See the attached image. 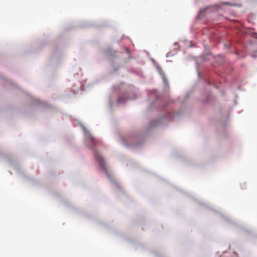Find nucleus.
Here are the masks:
<instances>
[{
    "mask_svg": "<svg viewBox=\"0 0 257 257\" xmlns=\"http://www.w3.org/2000/svg\"><path fill=\"white\" fill-rule=\"evenodd\" d=\"M255 52H257V50L255 51Z\"/></svg>",
    "mask_w": 257,
    "mask_h": 257,
    "instance_id": "7ed1b4c3",
    "label": "nucleus"
},
{
    "mask_svg": "<svg viewBox=\"0 0 257 257\" xmlns=\"http://www.w3.org/2000/svg\"><path fill=\"white\" fill-rule=\"evenodd\" d=\"M86 135L88 141L93 143L94 145H95L96 144L97 141L89 133H88V134H86Z\"/></svg>",
    "mask_w": 257,
    "mask_h": 257,
    "instance_id": "f03ea898",
    "label": "nucleus"
},
{
    "mask_svg": "<svg viewBox=\"0 0 257 257\" xmlns=\"http://www.w3.org/2000/svg\"><path fill=\"white\" fill-rule=\"evenodd\" d=\"M94 155L96 159L97 160L98 163L101 169L104 170L106 173H107V170L106 168V166L105 163V162L101 156V155L96 151L94 150Z\"/></svg>",
    "mask_w": 257,
    "mask_h": 257,
    "instance_id": "f257e3e1",
    "label": "nucleus"
}]
</instances>
